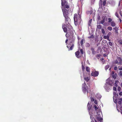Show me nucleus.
Here are the masks:
<instances>
[{
  "label": "nucleus",
  "instance_id": "nucleus-9",
  "mask_svg": "<svg viewBox=\"0 0 122 122\" xmlns=\"http://www.w3.org/2000/svg\"><path fill=\"white\" fill-rule=\"evenodd\" d=\"M91 74L92 76L95 77L98 76L99 74V72L97 71H93Z\"/></svg>",
  "mask_w": 122,
  "mask_h": 122
},
{
  "label": "nucleus",
  "instance_id": "nucleus-8",
  "mask_svg": "<svg viewBox=\"0 0 122 122\" xmlns=\"http://www.w3.org/2000/svg\"><path fill=\"white\" fill-rule=\"evenodd\" d=\"M77 14H75L74 15V19L75 25H76L78 24V20L77 19Z\"/></svg>",
  "mask_w": 122,
  "mask_h": 122
},
{
  "label": "nucleus",
  "instance_id": "nucleus-63",
  "mask_svg": "<svg viewBox=\"0 0 122 122\" xmlns=\"http://www.w3.org/2000/svg\"><path fill=\"white\" fill-rule=\"evenodd\" d=\"M112 2L113 3V5H114L115 4V2L114 1H112Z\"/></svg>",
  "mask_w": 122,
  "mask_h": 122
},
{
  "label": "nucleus",
  "instance_id": "nucleus-30",
  "mask_svg": "<svg viewBox=\"0 0 122 122\" xmlns=\"http://www.w3.org/2000/svg\"><path fill=\"white\" fill-rule=\"evenodd\" d=\"M108 22H109V23H110V22H112V19L111 18H108Z\"/></svg>",
  "mask_w": 122,
  "mask_h": 122
},
{
  "label": "nucleus",
  "instance_id": "nucleus-16",
  "mask_svg": "<svg viewBox=\"0 0 122 122\" xmlns=\"http://www.w3.org/2000/svg\"><path fill=\"white\" fill-rule=\"evenodd\" d=\"M113 100L114 102L115 103H116L117 102V97H115L114 96H113Z\"/></svg>",
  "mask_w": 122,
  "mask_h": 122
},
{
  "label": "nucleus",
  "instance_id": "nucleus-60",
  "mask_svg": "<svg viewBox=\"0 0 122 122\" xmlns=\"http://www.w3.org/2000/svg\"><path fill=\"white\" fill-rule=\"evenodd\" d=\"M120 101H121V102L122 101V98H120Z\"/></svg>",
  "mask_w": 122,
  "mask_h": 122
},
{
  "label": "nucleus",
  "instance_id": "nucleus-5",
  "mask_svg": "<svg viewBox=\"0 0 122 122\" xmlns=\"http://www.w3.org/2000/svg\"><path fill=\"white\" fill-rule=\"evenodd\" d=\"M82 89L83 92L85 93L86 91L87 92V96H88L89 92L87 91V90L88 89V87L87 86L86 84L84 83L82 85Z\"/></svg>",
  "mask_w": 122,
  "mask_h": 122
},
{
  "label": "nucleus",
  "instance_id": "nucleus-62",
  "mask_svg": "<svg viewBox=\"0 0 122 122\" xmlns=\"http://www.w3.org/2000/svg\"><path fill=\"white\" fill-rule=\"evenodd\" d=\"M120 109L121 110H122V107H121L120 108Z\"/></svg>",
  "mask_w": 122,
  "mask_h": 122
},
{
  "label": "nucleus",
  "instance_id": "nucleus-55",
  "mask_svg": "<svg viewBox=\"0 0 122 122\" xmlns=\"http://www.w3.org/2000/svg\"><path fill=\"white\" fill-rule=\"evenodd\" d=\"M119 70H122V67L121 68H119Z\"/></svg>",
  "mask_w": 122,
  "mask_h": 122
},
{
  "label": "nucleus",
  "instance_id": "nucleus-11",
  "mask_svg": "<svg viewBox=\"0 0 122 122\" xmlns=\"http://www.w3.org/2000/svg\"><path fill=\"white\" fill-rule=\"evenodd\" d=\"M104 87L106 91L108 92L110 89L108 86V84H106L104 85Z\"/></svg>",
  "mask_w": 122,
  "mask_h": 122
},
{
  "label": "nucleus",
  "instance_id": "nucleus-2",
  "mask_svg": "<svg viewBox=\"0 0 122 122\" xmlns=\"http://www.w3.org/2000/svg\"><path fill=\"white\" fill-rule=\"evenodd\" d=\"M96 113L97 115L96 116V118L99 121H100V122H103L101 121L103 119L100 116V113H101L102 114L100 110H99L97 111Z\"/></svg>",
  "mask_w": 122,
  "mask_h": 122
},
{
  "label": "nucleus",
  "instance_id": "nucleus-1",
  "mask_svg": "<svg viewBox=\"0 0 122 122\" xmlns=\"http://www.w3.org/2000/svg\"><path fill=\"white\" fill-rule=\"evenodd\" d=\"M63 12L64 16L65 18L66 23V26L65 25H63L62 28L64 32H66V36L67 37L68 36L69 33L71 31H72L73 29L72 26L70 24L71 22V19L68 17V15L69 14L68 10H63Z\"/></svg>",
  "mask_w": 122,
  "mask_h": 122
},
{
  "label": "nucleus",
  "instance_id": "nucleus-21",
  "mask_svg": "<svg viewBox=\"0 0 122 122\" xmlns=\"http://www.w3.org/2000/svg\"><path fill=\"white\" fill-rule=\"evenodd\" d=\"M107 29L110 31H111L112 30V27L110 26H109L107 27Z\"/></svg>",
  "mask_w": 122,
  "mask_h": 122
},
{
  "label": "nucleus",
  "instance_id": "nucleus-18",
  "mask_svg": "<svg viewBox=\"0 0 122 122\" xmlns=\"http://www.w3.org/2000/svg\"><path fill=\"white\" fill-rule=\"evenodd\" d=\"M84 80L87 82L90 79V78L89 77H85V76L84 77Z\"/></svg>",
  "mask_w": 122,
  "mask_h": 122
},
{
  "label": "nucleus",
  "instance_id": "nucleus-14",
  "mask_svg": "<svg viewBox=\"0 0 122 122\" xmlns=\"http://www.w3.org/2000/svg\"><path fill=\"white\" fill-rule=\"evenodd\" d=\"M96 97L98 99H100L102 97V96L99 93L97 94L96 96Z\"/></svg>",
  "mask_w": 122,
  "mask_h": 122
},
{
  "label": "nucleus",
  "instance_id": "nucleus-64",
  "mask_svg": "<svg viewBox=\"0 0 122 122\" xmlns=\"http://www.w3.org/2000/svg\"><path fill=\"white\" fill-rule=\"evenodd\" d=\"M120 43L121 44H122V42H120Z\"/></svg>",
  "mask_w": 122,
  "mask_h": 122
},
{
  "label": "nucleus",
  "instance_id": "nucleus-53",
  "mask_svg": "<svg viewBox=\"0 0 122 122\" xmlns=\"http://www.w3.org/2000/svg\"><path fill=\"white\" fill-rule=\"evenodd\" d=\"M68 41V40L67 39L65 41V42L66 43V44L67 45V42Z\"/></svg>",
  "mask_w": 122,
  "mask_h": 122
},
{
  "label": "nucleus",
  "instance_id": "nucleus-28",
  "mask_svg": "<svg viewBox=\"0 0 122 122\" xmlns=\"http://www.w3.org/2000/svg\"><path fill=\"white\" fill-rule=\"evenodd\" d=\"M117 96V97L118 96V94H117L116 92H113V96H114L115 97H116V96Z\"/></svg>",
  "mask_w": 122,
  "mask_h": 122
},
{
  "label": "nucleus",
  "instance_id": "nucleus-34",
  "mask_svg": "<svg viewBox=\"0 0 122 122\" xmlns=\"http://www.w3.org/2000/svg\"><path fill=\"white\" fill-rule=\"evenodd\" d=\"M114 30L115 31L118 30V28H117V27H116L114 28H113Z\"/></svg>",
  "mask_w": 122,
  "mask_h": 122
},
{
  "label": "nucleus",
  "instance_id": "nucleus-46",
  "mask_svg": "<svg viewBox=\"0 0 122 122\" xmlns=\"http://www.w3.org/2000/svg\"><path fill=\"white\" fill-rule=\"evenodd\" d=\"M113 90L114 91H116V90H117L116 87H113Z\"/></svg>",
  "mask_w": 122,
  "mask_h": 122
},
{
  "label": "nucleus",
  "instance_id": "nucleus-33",
  "mask_svg": "<svg viewBox=\"0 0 122 122\" xmlns=\"http://www.w3.org/2000/svg\"><path fill=\"white\" fill-rule=\"evenodd\" d=\"M94 107L95 108V110H96L98 109V108L97 107L96 105H94Z\"/></svg>",
  "mask_w": 122,
  "mask_h": 122
},
{
  "label": "nucleus",
  "instance_id": "nucleus-52",
  "mask_svg": "<svg viewBox=\"0 0 122 122\" xmlns=\"http://www.w3.org/2000/svg\"><path fill=\"white\" fill-rule=\"evenodd\" d=\"M119 94L120 96L122 95V92H120L119 93Z\"/></svg>",
  "mask_w": 122,
  "mask_h": 122
},
{
  "label": "nucleus",
  "instance_id": "nucleus-54",
  "mask_svg": "<svg viewBox=\"0 0 122 122\" xmlns=\"http://www.w3.org/2000/svg\"><path fill=\"white\" fill-rule=\"evenodd\" d=\"M119 22H121H121H122V20L120 18H119Z\"/></svg>",
  "mask_w": 122,
  "mask_h": 122
},
{
  "label": "nucleus",
  "instance_id": "nucleus-57",
  "mask_svg": "<svg viewBox=\"0 0 122 122\" xmlns=\"http://www.w3.org/2000/svg\"><path fill=\"white\" fill-rule=\"evenodd\" d=\"M118 30L115 31V32L116 33L118 34Z\"/></svg>",
  "mask_w": 122,
  "mask_h": 122
},
{
  "label": "nucleus",
  "instance_id": "nucleus-32",
  "mask_svg": "<svg viewBox=\"0 0 122 122\" xmlns=\"http://www.w3.org/2000/svg\"><path fill=\"white\" fill-rule=\"evenodd\" d=\"M106 1L105 0L103 2L102 5L103 6H104L106 4Z\"/></svg>",
  "mask_w": 122,
  "mask_h": 122
},
{
  "label": "nucleus",
  "instance_id": "nucleus-48",
  "mask_svg": "<svg viewBox=\"0 0 122 122\" xmlns=\"http://www.w3.org/2000/svg\"><path fill=\"white\" fill-rule=\"evenodd\" d=\"M118 103L119 104H121L122 103V102L121 101H119L118 102Z\"/></svg>",
  "mask_w": 122,
  "mask_h": 122
},
{
  "label": "nucleus",
  "instance_id": "nucleus-45",
  "mask_svg": "<svg viewBox=\"0 0 122 122\" xmlns=\"http://www.w3.org/2000/svg\"><path fill=\"white\" fill-rule=\"evenodd\" d=\"M94 37V36L93 35H92L88 37L89 38H93Z\"/></svg>",
  "mask_w": 122,
  "mask_h": 122
},
{
  "label": "nucleus",
  "instance_id": "nucleus-6",
  "mask_svg": "<svg viewBox=\"0 0 122 122\" xmlns=\"http://www.w3.org/2000/svg\"><path fill=\"white\" fill-rule=\"evenodd\" d=\"M114 63L119 65H122V59L120 57H118L116 60L114 61Z\"/></svg>",
  "mask_w": 122,
  "mask_h": 122
},
{
  "label": "nucleus",
  "instance_id": "nucleus-17",
  "mask_svg": "<svg viewBox=\"0 0 122 122\" xmlns=\"http://www.w3.org/2000/svg\"><path fill=\"white\" fill-rule=\"evenodd\" d=\"M111 25L112 27H114L116 25V23L113 21L111 22Z\"/></svg>",
  "mask_w": 122,
  "mask_h": 122
},
{
  "label": "nucleus",
  "instance_id": "nucleus-38",
  "mask_svg": "<svg viewBox=\"0 0 122 122\" xmlns=\"http://www.w3.org/2000/svg\"><path fill=\"white\" fill-rule=\"evenodd\" d=\"M109 36H104V39H107L108 38V37Z\"/></svg>",
  "mask_w": 122,
  "mask_h": 122
},
{
  "label": "nucleus",
  "instance_id": "nucleus-26",
  "mask_svg": "<svg viewBox=\"0 0 122 122\" xmlns=\"http://www.w3.org/2000/svg\"><path fill=\"white\" fill-rule=\"evenodd\" d=\"M91 101L92 102H93L94 101V99L93 98V97H92V95H91Z\"/></svg>",
  "mask_w": 122,
  "mask_h": 122
},
{
  "label": "nucleus",
  "instance_id": "nucleus-36",
  "mask_svg": "<svg viewBox=\"0 0 122 122\" xmlns=\"http://www.w3.org/2000/svg\"><path fill=\"white\" fill-rule=\"evenodd\" d=\"M109 67V65H107L105 66V69L106 70L108 69Z\"/></svg>",
  "mask_w": 122,
  "mask_h": 122
},
{
  "label": "nucleus",
  "instance_id": "nucleus-40",
  "mask_svg": "<svg viewBox=\"0 0 122 122\" xmlns=\"http://www.w3.org/2000/svg\"><path fill=\"white\" fill-rule=\"evenodd\" d=\"M108 44L109 45L111 46H112V45L113 44L111 42H108Z\"/></svg>",
  "mask_w": 122,
  "mask_h": 122
},
{
  "label": "nucleus",
  "instance_id": "nucleus-43",
  "mask_svg": "<svg viewBox=\"0 0 122 122\" xmlns=\"http://www.w3.org/2000/svg\"><path fill=\"white\" fill-rule=\"evenodd\" d=\"M95 0H92L91 2V4H93L94 2V1Z\"/></svg>",
  "mask_w": 122,
  "mask_h": 122
},
{
  "label": "nucleus",
  "instance_id": "nucleus-19",
  "mask_svg": "<svg viewBox=\"0 0 122 122\" xmlns=\"http://www.w3.org/2000/svg\"><path fill=\"white\" fill-rule=\"evenodd\" d=\"M91 50L92 51V53L93 54H95L96 53V52L94 51V49L93 48H91Z\"/></svg>",
  "mask_w": 122,
  "mask_h": 122
},
{
  "label": "nucleus",
  "instance_id": "nucleus-3",
  "mask_svg": "<svg viewBox=\"0 0 122 122\" xmlns=\"http://www.w3.org/2000/svg\"><path fill=\"white\" fill-rule=\"evenodd\" d=\"M74 41H70L69 42V44L67 46V47L68 48V51L71 50H72L74 45L73 42Z\"/></svg>",
  "mask_w": 122,
  "mask_h": 122
},
{
  "label": "nucleus",
  "instance_id": "nucleus-13",
  "mask_svg": "<svg viewBox=\"0 0 122 122\" xmlns=\"http://www.w3.org/2000/svg\"><path fill=\"white\" fill-rule=\"evenodd\" d=\"M75 54L76 56L78 58H79L80 56H79V52L78 51H77L75 53Z\"/></svg>",
  "mask_w": 122,
  "mask_h": 122
},
{
  "label": "nucleus",
  "instance_id": "nucleus-15",
  "mask_svg": "<svg viewBox=\"0 0 122 122\" xmlns=\"http://www.w3.org/2000/svg\"><path fill=\"white\" fill-rule=\"evenodd\" d=\"M86 71H87V72L89 74L90 72V68L86 66Z\"/></svg>",
  "mask_w": 122,
  "mask_h": 122
},
{
  "label": "nucleus",
  "instance_id": "nucleus-24",
  "mask_svg": "<svg viewBox=\"0 0 122 122\" xmlns=\"http://www.w3.org/2000/svg\"><path fill=\"white\" fill-rule=\"evenodd\" d=\"M92 11H87L86 12V13L88 14H89L91 15L92 13Z\"/></svg>",
  "mask_w": 122,
  "mask_h": 122
},
{
  "label": "nucleus",
  "instance_id": "nucleus-10",
  "mask_svg": "<svg viewBox=\"0 0 122 122\" xmlns=\"http://www.w3.org/2000/svg\"><path fill=\"white\" fill-rule=\"evenodd\" d=\"M69 7V6L68 5H66L65 6V7H62V11H63V10H68V13H69V10L68 9Z\"/></svg>",
  "mask_w": 122,
  "mask_h": 122
},
{
  "label": "nucleus",
  "instance_id": "nucleus-58",
  "mask_svg": "<svg viewBox=\"0 0 122 122\" xmlns=\"http://www.w3.org/2000/svg\"><path fill=\"white\" fill-rule=\"evenodd\" d=\"M120 2H121V1H120L119 2V4H118V6H120Z\"/></svg>",
  "mask_w": 122,
  "mask_h": 122
},
{
  "label": "nucleus",
  "instance_id": "nucleus-35",
  "mask_svg": "<svg viewBox=\"0 0 122 122\" xmlns=\"http://www.w3.org/2000/svg\"><path fill=\"white\" fill-rule=\"evenodd\" d=\"M104 20H105L106 21H107V18L106 16H105L103 18Z\"/></svg>",
  "mask_w": 122,
  "mask_h": 122
},
{
  "label": "nucleus",
  "instance_id": "nucleus-51",
  "mask_svg": "<svg viewBox=\"0 0 122 122\" xmlns=\"http://www.w3.org/2000/svg\"><path fill=\"white\" fill-rule=\"evenodd\" d=\"M117 66H115L114 67V69L115 70H117Z\"/></svg>",
  "mask_w": 122,
  "mask_h": 122
},
{
  "label": "nucleus",
  "instance_id": "nucleus-20",
  "mask_svg": "<svg viewBox=\"0 0 122 122\" xmlns=\"http://www.w3.org/2000/svg\"><path fill=\"white\" fill-rule=\"evenodd\" d=\"M85 46L86 47H89L90 46V45L88 43H86L85 44Z\"/></svg>",
  "mask_w": 122,
  "mask_h": 122
},
{
  "label": "nucleus",
  "instance_id": "nucleus-29",
  "mask_svg": "<svg viewBox=\"0 0 122 122\" xmlns=\"http://www.w3.org/2000/svg\"><path fill=\"white\" fill-rule=\"evenodd\" d=\"M102 32L103 34H105V32L104 29H102Z\"/></svg>",
  "mask_w": 122,
  "mask_h": 122
},
{
  "label": "nucleus",
  "instance_id": "nucleus-47",
  "mask_svg": "<svg viewBox=\"0 0 122 122\" xmlns=\"http://www.w3.org/2000/svg\"><path fill=\"white\" fill-rule=\"evenodd\" d=\"M107 42L106 41V40H103L102 41V43H106Z\"/></svg>",
  "mask_w": 122,
  "mask_h": 122
},
{
  "label": "nucleus",
  "instance_id": "nucleus-61",
  "mask_svg": "<svg viewBox=\"0 0 122 122\" xmlns=\"http://www.w3.org/2000/svg\"><path fill=\"white\" fill-rule=\"evenodd\" d=\"M78 15H79V18H81V16L80 15H79V14H78Z\"/></svg>",
  "mask_w": 122,
  "mask_h": 122
},
{
  "label": "nucleus",
  "instance_id": "nucleus-56",
  "mask_svg": "<svg viewBox=\"0 0 122 122\" xmlns=\"http://www.w3.org/2000/svg\"><path fill=\"white\" fill-rule=\"evenodd\" d=\"M107 40L109 41H110V40L109 39V36L107 38Z\"/></svg>",
  "mask_w": 122,
  "mask_h": 122
},
{
  "label": "nucleus",
  "instance_id": "nucleus-23",
  "mask_svg": "<svg viewBox=\"0 0 122 122\" xmlns=\"http://www.w3.org/2000/svg\"><path fill=\"white\" fill-rule=\"evenodd\" d=\"M82 69L83 71H84L85 69L84 66H83V63H82Z\"/></svg>",
  "mask_w": 122,
  "mask_h": 122
},
{
  "label": "nucleus",
  "instance_id": "nucleus-7",
  "mask_svg": "<svg viewBox=\"0 0 122 122\" xmlns=\"http://www.w3.org/2000/svg\"><path fill=\"white\" fill-rule=\"evenodd\" d=\"M114 82V80L112 79L111 78H109L106 80V83L111 86L113 85Z\"/></svg>",
  "mask_w": 122,
  "mask_h": 122
},
{
  "label": "nucleus",
  "instance_id": "nucleus-39",
  "mask_svg": "<svg viewBox=\"0 0 122 122\" xmlns=\"http://www.w3.org/2000/svg\"><path fill=\"white\" fill-rule=\"evenodd\" d=\"M119 75L120 76H122V71H120L119 72Z\"/></svg>",
  "mask_w": 122,
  "mask_h": 122
},
{
  "label": "nucleus",
  "instance_id": "nucleus-49",
  "mask_svg": "<svg viewBox=\"0 0 122 122\" xmlns=\"http://www.w3.org/2000/svg\"><path fill=\"white\" fill-rule=\"evenodd\" d=\"M92 19H91L90 20H89V24H91V23L92 21Z\"/></svg>",
  "mask_w": 122,
  "mask_h": 122
},
{
  "label": "nucleus",
  "instance_id": "nucleus-31",
  "mask_svg": "<svg viewBox=\"0 0 122 122\" xmlns=\"http://www.w3.org/2000/svg\"><path fill=\"white\" fill-rule=\"evenodd\" d=\"M84 41V40L83 39H82L81 42H80V44H81V46H82L83 45V42Z\"/></svg>",
  "mask_w": 122,
  "mask_h": 122
},
{
  "label": "nucleus",
  "instance_id": "nucleus-25",
  "mask_svg": "<svg viewBox=\"0 0 122 122\" xmlns=\"http://www.w3.org/2000/svg\"><path fill=\"white\" fill-rule=\"evenodd\" d=\"M102 26L101 25H97V28L99 29H100L101 28Z\"/></svg>",
  "mask_w": 122,
  "mask_h": 122
},
{
  "label": "nucleus",
  "instance_id": "nucleus-44",
  "mask_svg": "<svg viewBox=\"0 0 122 122\" xmlns=\"http://www.w3.org/2000/svg\"><path fill=\"white\" fill-rule=\"evenodd\" d=\"M104 21L102 20L100 21V23L101 24H103L104 23Z\"/></svg>",
  "mask_w": 122,
  "mask_h": 122
},
{
  "label": "nucleus",
  "instance_id": "nucleus-50",
  "mask_svg": "<svg viewBox=\"0 0 122 122\" xmlns=\"http://www.w3.org/2000/svg\"><path fill=\"white\" fill-rule=\"evenodd\" d=\"M94 102V103H95V104H97V100H95V101Z\"/></svg>",
  "mask_w": 122,
  "mask_h": 122
},
{
  "label": "nucleus",
  "instance_id": "nucleus-41",
  "mask_svg": "<svg viewBox=\"0 0 122 122\" xmlns=\"http://www.w3.org/2000/svg\"><path fill=\"white\" fill-rule=\"evenodd\" d=\"M121 89V87L120 86H118L117 88V90L119 92L120 91Z\"/></svg>",
  "mask_w": 122,
  "mask_h": 122
},
{
  "label": "nucleus",
  "instance_id": "nucleus-22",
  "mask_svg": "<svg viewBox=\"0 0 122 122\" xmlns=\"http://www.w3.org/2000/svg\"><path fill=\"white\" fill-rule=\"evenodd\" d=\"M118 81H115V83L114 84V86H115L117 87V84L118 82Z\"/></svg>",
  "mask_w": 122,
  "mask_h": 122
},
{
  "label": "nucleus",
  "instance_id": "nucleus-4",
  "mask_svg": "<svg viewBox=\"0 0 122 122\" xmlns=\"http://www.w3.org/2000/svg\"><path fill=\"white\" fill-rule=\"evenodd\" d=\"M91 109V107L90 108L89 112V113L90 116V118L91 120V122H97V121L94 118L93 116L94 111H93V112H92V111H90Z\"/></svg>",
  "mask_w": 122,
  "mask_h": 122
},
{
  "label": "nucleus",
  "instance_id": "nucleus-27",
  "mask_svg": "<svg viewBox=\"0 0 122 122\" xmlns=\"http://www.w3.org/2000/svg\"><path fill=\"white\" fill-rule=\"evenodd\" d=\"M100 0V3L99 5L100 7H102V0Z\"/></svg>",
  "mask_w": 122,
  "mask_h": 122
},
{
  "label": "nucleus",
  "instance_id": "nucleus-12",
  "mask_svg": "<svg viewBox=\"0 0 122 122\" xmlns=\"http://www.w3.org/2000/svg\"><path fill=\"white\" fill-rule=\"evenodd\" d=\"M91 103H90L89 102L87 104V108H88V110L89 111V109L90 108V107H91V109L90 110V111H92V112H93V110H92V106L91 105L90 106V104Z\"/></svg>",
  "mask_w": 122,
  "mask_h": 122
},
{
  "label": "nucleus",
  "instance_id": "nucleus-42",
  "mask_svg": "<svg viewBox=\"0 0 122 122\" xmlns=\"http://www.w3.org/2000/svg\"><path fill=\"white\" fill-rule=\"evenodd\" d=\"M80 52L81 53V54H83V50L81 49V50H80Z\"/></svg>",
  "mask_w": 122,
  "mask_h": 122
},
{
  "label": "nucleus",
  "instance_id": "nucleus-37",
  "mask_svg": "<svg viewBox=\"0 0 122 122\" xmlns=\"http://www.w3.org/2000/svg\"><path fill=\"white\" fill-rule=\"evenodd\" d=\"M115 15L118 18H119V16L117 13L116 12L115 13Z\"/></svg>",
  "mask_w": 122,
  "mask_h": 122
},
{
  "label": "nucleus",
  "instance_id": "nucleus-59",
  "mask_svg": "<svg viewBox=\"0 0 122 122\" xmlns=\"http://www.w3.org/2000/svg\"><path fill=\"white\" fill-rule=\"evenodd\" d=\"M112 77L113 78H114V79H115L116 78V77H115L114 76H112Z\"/></svg>",
  "mask_w": 122,
  "mask_h": 122
}]
</instances>
